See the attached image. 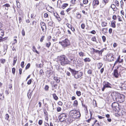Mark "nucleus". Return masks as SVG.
Segmentation results:
<instances>
[{"label":"nucleus","instance_id":"obj_2","mask_svg":"<svg viewBox=\"0 0 126 126\" xmlns=\"http://www.w3.org/2000/svg\"><path fill=\"white\" fill-rule=\"evenodd\" d=\"M69 115L71 117L75 119L79 118L80 116L79 112L76 110H71L69 112Z\"/></svg>","mask_w":126,"mask_h":126},{"label":"nucleus","instance_id":"obj_1","mask_svg":"<svg viewBox=\"0 0 126 126\" xmlns=\"http://www.w3.org/2000/svg\"><path fill=\"white\" fill-rule=\"evenodd\" d=\"M112 98L114 101L119 103L123 102L124 101L125 96L118 93L114 92L111 94Z\"/></svg>","mask_w":126,"mask_h":126},{"label":"nucleus","instance_id":"obj_47","mask_svg":"<svg viewBox=\"0 0 126 126\" xmlns=\"http://www.w3.org/2000/svg\"><path fill=\"white\" fill-rule=\"evenodd\" d=\"M49 87L47 85H46L45 87V89L46 91H47Z\"/></svg>","mask_w":126,"mask_h":126},{"label":"nucleus","instance_id":"obj_41","mask_svg":"<svg viewBox=\"0 0 126 126\" xmlns=\"http://www.w3.org/2000/svg\"><path fill=\"white\" fill-rule=\"evenodd\" d=\"M115 3V4L117 6H119V2L117 0H116L114 2Z\"/></svg>","mask_w":126,"mask_h":126},{"label":"nucleus","instance_id":"obj_24","mask_svg":"<svg viewBox=\"0 0 126 126\" xmlns=\"http://www.w3.org/2000/svg\"><path fill=\"white\" fill-rule=\"evenodd\" d=\"M68 4L67 3L63 4L62 6V8L63 9H64L65 7L68 6Z\"/></svg>","mask_w":126,"mask_h":126},{"label":"nucleus","instance_id":"obj_29","mask_svg":"<svg viewBox=\"0 0 126 126\" xmlns=\"http://www.w3.org/2000/svg\"><path fill=\"white\" fill-rule=\"evenodd\" d=\"M39 74L41 76H43L44 75V72L43 71V70L42 69H41L39 71Z\"/></svg>","mask_w":126,"mask_h":126},{"label":"nucleus","instance_id":"obj_5","mask_svg":"<svg viewBox=\"0 0 126 126\" xmlns=\"http://www.w3.org/2000/svg\"><path fill=\"white\" fill-rule=\"evenodd\" d=\"M103 87L101 89L102 91H103L106 88H112L113 87L112 85L108 81H104L103 84Z\"/></svg>","mask_w":126,"mask_h":126},{"label":"nucleus","instance_id":"obj_10","mask_svg":"<svg viewBox=\"0 0 126 126\" xmlns=\"http://www.w3.org/2000/svg\"><path fill=\"white\" fill-rule=\"evenodd\" d=\"M106 58L109 61H112L114 59V57L112 54H108L106 56Z\"/></svg>","mask_w":126,"mask_h":126},{"label":"nucleus","instance_id":"obj_9","mask_svg":"<svg viewBox=\"0 0 126 126\" xmlns=\"http://www.w3.org/2000/svg\"><path fill=\"white\" fill-rule=\"evenodd\" d=\"M119 106V104L118 103L114 102L112 103L111 105V107L113 109L115 110H117L118 108V106Z\"/></svg>","mask_w":126,"mask_h":126},{"label":"nucleus","instance_id":"obj_19","mask_svg":"<svg viewBox=\"0 0 126 126\" xmlns=\"http://www.w3.org/2000/svg\"><path fill=\"white\" fill-rule=\"evenodd\" d=\"M79 56L81 57H82L85 56V53L82 51L79 52Z\"/></svg>","mask_w":126,"mask_h":126},{"label":"nucleus","instance_id":"obj_35","mask_svg":"<svg viewBox=\"0 0 126 126\" xmlns=\"http://www.w3.org/2000/svg\"><path fill=\"white\" fill-rule=\"evenodd\" d=\"M7 48V46H4V50L3 51V52H4V54H5L6 53Z\"/></svg>","mask_w":126,"mask_h":126},{"label":"nucleus","instance_id":"obj_7","mask_svg":"<svg viewBox=\"0 0 126 126\" xmlns=\"http://www.w3.org/2000/svg\"><path fill=\"white\" fill-rule=\"evenodd\" d=\"M67 116V115L66 114L62 113L59 116V119L61 122L64 121H65Z\"/></svg>","mask_w":126,"mask_h":126},{"label":"nucleus","instance_id":"obj_58","mask_svg":"<svg viewBox=\"0 0 126 126\" xmlns=\"http://www.w3.org/2000/svg\"><path fill=\"white\" fill-rule=\"evenodd\" d=\"M48 15L46 13H45L44 14V16L45 18L47 17H48Z\"/></svg>","mask_w":126,"mask_h":126},{"label":"nucleus","instance_id":"obj_26","mask_svg":"<svg viewBox=\"0 0 126 126\" xmlns=\"http://www.w3.org/2000/svg\"><path fill=\"white\" fill-rule=\"evenodd\" d=\"M107 24V23L106 22L104 21L102 23V27H105L106 26Z\"/></svg>","mask_w":126,"mask_h":126},{"label":"nucleus","instance_id":"obj_13","mask_svg":"<svg viewBox=\"0 0 126 126\" xmlns=\"http://www.w3.org/2000/svg\"><path fill=\"white\" fill-rule=\"evenodd\" d=\"M93 50L94 52L98 53L99 54V56L100 55H101L103 51V50H101L99 51L97 50H95L94 48H93Z\"/></svg>","mask_w":126,"mask_h":126},{"label":"nucleus","instance_id":"obj_51","mask_svg":"<svg viewBox=\"0 0 126 126\" xmlns=\"http://www.w3.org/2000/svg\"><path fill=\"white\" fill-rule=\"evenodd\" d=\"M103 1L105 3L104 5H105L107 3H108L109 1L108 0H103Z\"/></svg>","mask_w":126,"mask_h":126},{"label":"nucleus","instance_id":"obj_20","mask_svg":"<svg viewBox=\"0 0 126 126\" xmlns=\"http://www.w3.org/2000/svg\"><path fill=\"white\" fill-rule=\"evenodd\" d=\"M17 60V57L16 56H15L13 60V65H14L15 64L16 61Z\"/></svg>","mask_w":126,"mask_h":126},{"label":"nucleus","instance_id":"obj_31","mask_svg":"<svg viewBox=\"0 0 126 126\" xmlns=\"http://www.w3.org/2000/svg\"><path fill=\"white\" fill-rule=\"evenodd\" d=\"M51 45V43L48 42V43H47L46 44V46L48 48H49Z\"/></svg>","mask_w":126,"mask_h":126},{"label":"nucleus","instance_id":"obj_17","mask_svg":"<svg viewBox=\"0 0 126 126\" xmlns=\"http://www.w3.org/2000/svg\"><path fill=\"white\" fill-rule=\"evenodd\" d=\"M115 23V22L114 21H111V25L112 27L114 28H115L116 27Z\"/></svg>","mask_w":126,"mask_h":126},{"label":"nucleus","instance_id":"obj_46","mask_svg":"<svg viewBox=\"0 0 126 126\" xmlns=\"http://www.w3.org/2000/svg\"><path fill=\"white\" fill-rule=\"evenodd\" d=\"M54 15L56 16V18H58H58L60 17L59 16L58 14L57 13L54 14Z\"/></svg>","mask_w":126,"mask_h":126},{"label":"nucleus","instance_id":"obj_25","mask_svg":"<svg viewBox=\"0 0 126 126\" xmlns=\"http://www.w3.org/2000/svg\"><path fill=\"white\" fill-rule=\"evenodd\" d=\"M84 61L85 62H90L91 61V59L89 58H86L84 59Z\"/></svg>","mask_w":126,"mask_h":126},{"label":"nucleus","instance_id":"obj_53","mask_svg":"<svg viewBox=\"0 0 126 126\" xmlns=\"http://www.w3.org/2000/svg\"><path fill=\"white\" fill-rule=\"evenodd\" d=\"M30 66V64L29 63H28L27 65L26 66V69H27L29 68Z\"/></svg>","mask_w":126,"mask_h":126},{"label":"nucleus","instance_id":"obj_21","mask_svg":"<svg viewBox=\"0 0 126 126\" xmlns=\"http://www.w3.org/2000/svg\"><path fill=\"white\" fill-rule=\"evenodd\" d=\"M92 119L93 120L92 121H91V123L93 122V123L92 124V125L93 126V125L95 123L97 122V121L96 120H95V119L92 118Z\"/></svg>","mask_w":126,"mask_h":126},{"label":"nucleus","instance_id":"obj_59","mask_svg":"<svg viewBox=\"0 0 126 126\" xmlns=\"http://www.w3.org/2000/svg\"><path fill=\"white\" fill-rule=\"evenodd\" d=\"M66 75H67V76H70L71 75V74L68 71H67L66 72Z\"/></svg>","mask_w":126,"mask_h":126},{"label":"nucleus","instance_id":"obj_37","mask_svg":"<svg viewBox=\"0 0 126 126\" xmlns=\"http://www.w3.org/2000/svg\"><path fill=\"white\" fill-rule=\"evenodd\" d=\"M111 7L112 8L114 11V9H115V8L116 7L115 6L114 4H112L111 6Z\"/></svg>","mask_w":126,"mask_h":126},{"label":"nucleus","instance_id":"obj_22","mask_svg":"<svg viewBox=\"0 0 126 126\" xmlns=\"http://www.w3.org/2000/svg\"><path fill=\"white\" fill-rule=\"evenodd\" d=\"M78 102L77 100L74 101L73 104V106L74 107H77L78 105Z\"/></svg>","mask_w":126,"mask_h":126},{"label":"nucleus","instance_id":"obj_55","mask_svg":"<svg viewBox=\"0 0 126 126\" xmlns=\"http://www.w3.org/2000/svg\"><path fill=\"white\" fill-rule=\"evenodd\" d=\"M58 103L59 105L61 106H62L63 105L62 102L60 101L59 102H58Z\"/></svg>","mask_w":126,"mask_h":126},{"label":"nucleus","instance_id":"obj_6","mask_svg":"<svg viewBox=\"0 0 126 126\" xmlns=\"http://www.w3.org/2000/svg\"><path fill=\"white\" fill-rule=\"evenodd\" d=\"M59 43L63 47H67L70 45V42L67 39H65L61 42H59Z\"/></svg>","mask_w":126,"mask_h":126},{"label":"nucleus","instance_id":"obj_45","mask_svg":"<svg viewBox=\"0 0 126 126\" xmlns=\"http://www.w3.org/2000/svg\"><path fill=\"white\" fill-rule=\"evenodd\" d=\"M32 82V79H29L28 81L27 84L28 85H30L31 84Z\"/></svg>","mask_w":126,"mask_h":126},{"label":"nucleus","instance_id":"obj_30","mask_svg":"<svg viewBox=\"0 0 126 126\" xmlns=\"http://www.w3.org/2000/svg\"><path fill=\"white\" fill-rule=\"evenodd\" d=\"M76 94L78 96H80L81 95V93L79 91H77L76 92Z\"/></svg>","mask_w":126,"mask_h":126},{"label":"nucleus","instance_id":"obj_50","mask_svg":"<svg viewBox=\"0 0 126 126\" xmlns=\"http://www.w3.org/2000/svg\"><path fill=\"white\" fill-rule=\"evenodd\" d=\"M24 61L22 62L21 63V66L22 68H23L24 67Z\"/></svg>","mask_w":126,"mask_h":126},{"label":"nucleus","instance_id":"obj_57","mask_svg":"<svg viewBox=\"0 0 126 126\" xmlns=\"http://www.w3.org/2000/svg\"><path fill=\"white\" fill-rule=\"evenodd\" d=\"M67 27L71 29V28L72 27V26L70 24L67 23Z\"/></svg>","mask_w":126,"mask_h":126},{"label":"nucleus","instance_id":"obj_48","mask_svg":"<svg viewBox=\"0 0 126 126\" xmlns=\"http://www.w3.org/2000/svg\"><path fill=\"white\" fill-rule=\"evenodd\" d=\"M92 71L91 70L89 69L88 70L87 73L88 74H91L92 73Z\"/></svg>","mask_w":126,"mask_h":126},{"label":"nucleus","instance_id":"obj_61","mask_svg":"<svg viewBox=\"0 0 126 126\" xmlns=\"http://www.w3.org/2000/svg\"><path fill=\"white\" fill-rule=\"evenodd\" d=\"M62 15L64 16L65 15L64 13V11L63 10L60 13Z\"/></svg>","mask_w":126,"mask_h":126},{"label":"nucleus","instance_id":"obj_28","mask_svg":"<svg viewBox=\"0 0 126 126\" xmlns=\"http://www.w3.org/2000/svg\"><path fill=\"white\" fill-rule=\"evenodd\" d=\"M32 95V92H31L29 94V92L27 94V96L28 97L29 99H30L31 98V96Z\"/></svg>","mask_w":126,"mask_h":126},{"label":"nucleus","instance_id":"obj_40","mask_svg":"<svg viewBox=\"0 0 126 126\" xmlns=\"http://www.w3.org/2000/svg\"><path fill=\"white\" fill-rule=\"evenodd\" d=\"M45 37V36H42L40 40V41L41 42H43V40L44 39Z\"/></svg>","mask_w":126,"mask_h":126},{"label":"nucleus","instance_id":"obj_12","mask_svg":"<svg viewBox=\"0 0 126 126\" xmlns=\"http://www.w3.org/2000/svg\"><path fill=\"white\" fill-rule=\"evenodd\" d=\"M113 75L116 78H118L119 75L118 73V71L117 69H115L114 70Z\"/></svg>","mask_w":126,"mask_h":126},{"label":"nucleus","instance_id":"obj_3","mask_svg":"<svg viewBox=\"0 0 126 126\" xmlns=\"http://www.w3.org/2000/svg\"><path fill=\"white\" fill-rule=\"evenodd\" d=\"M69 69L71 72L72 75L74 76V77L76 79H77L82 76L83 73L81 72H79L76 71L75 70L72 69L69 67Z\"/></svg>","mask_w":126,"mask_h":126},{"label":"nucleus","instance_id":"obj_43","mask_svg":"<svg viewBox=\"0 0 126 126\" xmlns=\"http://www.w3.org/2000/svg\"><path fill=\"white\" fill-rule=\"evenodd\" d=\"M7 38L6 37H5L4 38H3L2 39H0V42H2L4 41L5 40H6Z\"/></svg>","mask_w":126,"mask_h":126},{"label":"nucleus","instance_id":"obj_54","mask_svg":"<svg viewBox=\"0 0 126 126\" xmlns=\"http://www.w3.org/2000/svg\"><path fill=\"white\" fill-rule=\"evenodd\" d=\"M85 27V24H82L81 25V27L83 29H84V28Z\"/></svg>","mask_w":126,"mask_h":126},{"label":"nucleus","instance_id":"obj_52","mask_svg":"<svg viewBox=\"0 0 126 126\" xmlns=\"http://www.w3.org/2000/svg\"><path fill=\"white\" fill-rule=\"evenodd\" d=\"M117 18L118 19V20L119 21H121L122 20L121 19V17L119 16H117Z\"/></svg>","mask_w":126,"mask_h":126},{"label":"nucleus","instance_id":"obj_27","mask_svg":"<svg viewBox=\"0 0 126 126\" xmlns=\"http://www.w3.org/2000/svg\"><path fill=\"white\" fill-rule=\"evenodd\" d=\"M103 64L101 63H99L97 64V66L98 68L99 69H100L102 66Z\"/></svg>","mask_w":126,"mask_h":126},{"label":"nucleus","instance_id":"obj_49","mask_svg":"<svg viewBox=\"0 0 126 126\" xmlns=\"http://www.w3.org/2000/svg\"><path fill=\"white\" fill-rule=\"evenodd\" d=\"M88 2V0H83V3L84 4H86Z\"/></svg>","mask_w":126,"mask_h":126},{"label":"nucleus","instance_id":"obj_18","mask_svg":"<svg viewBox=\"0 0 126 126\" xmlns=\"http://www.w3.org/2000/svg\"><path fill=\"white\" fill-rule=\"evenodd\" d=\"M54 79L56 80L57 82L59 83L60 82V80L59 78L56 77H54Z\"/></svg>","mask_w":126,"mask_h":126},{"label":"nucleus","instance_id":"obj_56","mask_svg":"<svg viewBox=\"0 0 126 126\" xmlns=\"http://www.w3.org/2000/svg\"><path fill=\"white\" fill-rule=\"evenodd\" d=\"M42 121L41 120H40L38 122V124L40 125H42Z\"/></svg>","mask_w":126,"mask_h":126},{"label":"nucleus","instance_id":"obj_11","mask_svg":"<svg viewBox=\"0 0 126 126\" xmlns=\"http://www.w3.org/2000/svg\"><path fill=\"white\" fill-rule=\"evenodd\" d=\"M65 30L62 28H60L58 29L57 33L58 34H61L62 35L63 34L65 33Z\"/></svg>","mask_w":126,"mask_h":126},{"label":"nucleus","instance_id":"obj_62","mask_svg":"<svg viewBox=\"0 0 126 126\" xmlns=\"http://www.w3.org/2000/svg\"><path fill=\"white\" fill-rule=\"evenodd\" d=\"M1 62L2 63H3L5 62V60L4 59H1Z\"/></svg>","mask_w":126,"mask_h":126},{"label":"nucleus","instance_id":"obj_64","mask_svg":"<svg viewBox=\"0 0 126 126\" xmlns=\"http://www.w3.org/2000/svg\"><path fill=\"white\" fill-rule=\"evenodd\" d=\"M112 18L114 20H116V16L115 15H114L112 17Z\"/></svg>","mask_w":126,"mask_h":126},{"label":"nucleus","instance_id":"obj_34","mask_svg":"<svg viewBox=\"0 0 126 126\" xmlns=\"http://www.w3.org/2000/svg\"><path fill=\"white\" fill-rule=\"evenodd\" d=\"M2 6L4 7H10V5L9 4L6 3L3 5Z\"/></svg>","mask_w":126,"mask_h":126},{"label":"nucleus","instance_id":"obj_44","mask_svg":"<svg viewBox=\"0 0 126 126\" xmlns=\"http://www.w3.org/2000/svg\"><path fill=\"white\" fill-rule=\"evenodd\" d=\"M12 71L13 74L14 75L15 72V68L14 67L12 68Z\"/></svg>","mask_w":126,"mask_h":126},{"label":"nucleus","instance_id":"obj_39","mask_svg":"<svg viewBox=\"0 0 126 126\" xmlns=\"http://www.w3.org/2000/svg\"><path fill=\"white\" fill-rule=\"evenodd\" d=\"M21 33L23 36H24L25 35V32L24 29L22 30L21 31Z\"/></svg>","mask_w":126,"mask_h":126},{"label":"nucleus","instance_id":"obj_42","mask_svg":"<svg viewBox=\"0 0 126 126\" xmlns=\"http://www.w3.org/2000/svg\"><path fill=\"white\" fill-rule=\"evenodd\" d=\"M9 117V116L8 114H6L5 115V119L7 120H8Z\"/></svg>","mask_w":126,"mask_h":126},{"label":"nucleus","instance_id":"obj_8","mask_svg":"<svg viewBox=\"0 0 126 126\" xmlns=\"http://www.w3.org/2000/svg\"><path fill=\"white\" fill-rule=\"evenodd\" d=\"M40 25L43 32L46 33L47 28L45 23L43 22H41L40 23Z\"/></svg>","mask_w":126,"mask_h":126},{"label":"nucleus","instance_id":"obj_60","mask_svg":"<svg viewBox=\"0 0 126 126\" xmlns=\"http://www.w3.org/2000/svg\"><path fill=\"white\" fill-rule=\"evenodd\" d=\"M19 23H20L22 21V18L21 17H19Z\"/></svg>","mask_w":126,"mask_h":126},{"label":"nucleus","instance_id":"obj_15","mask_svg":"<svg viewBox=\"0 0 126 126\" xmlns=\"http://www.w3.org/2000/svg\"><path fill=\"white\" fill-rule=\"evenodd\" d=\"M120 56L119 55L118 56L117 59H116V61H115V63H114L113 65V67H114L117 63H120Z\"/></svg>","mask_w":126,"mask_h":126},{"label":"nucleus","instance_id":"obj_16","mask_svg":"<svg viewBox=\"0 0 126 126\" xmlns=\"http://www.w3.org/2000/svg\"><path fill=\"white\" fill-rule=\"evenodd\" d=\"M4 35V31L2 29H0V38H2Z\"/></svg>","mask_w":126,"mask_h":126},{"label":"nucleus","instance_id":"obj_63","mask_svg":"<svg viewBox=\"0 0 126 126\" xmlns=\"http://www.w3.org/2000/svg\"><path fill=\"white\" fill-rule=\"evenodd\" d=\"M36 23V22L35 21H33L32 22V25H35Z\"/></svg>","mask_w":126,"mask_h":126},{"label":"nucleus","instance_id":"obj_32","mask_svg":"<svg viewBox=\"0 0 126 126\" xmlns=\"http://www.w3.org/2000/svg\"><path fill=\"white\" fill-rule=\"evenodd\" d=\"M92 40L94 41H95L97 43V42L96 40V37L95 36L93 37L91 39Z\"/></svg>","mask_w":126,"mask_h":126},{"label":"nucleus","instance_id":"obj_38","mask_svg":"<svg viewBox=\"0 0 126 126\" xmlns=\"http://www.w3.org/2000/svg\"><path fill=\"white\" fill-rule=\"evenodd\" d=\"M108 28H104L102 29V31L104 32H106Z\"/></svg>","mask_w":126,"mask_h":126},{"label":"nucleus","instance_id":"obj_36","mask_svg":"<svg viewBox=\"0 0 126 126\" xmlns=\"http://www.w3.org/2000/svg\"><path fill=\"white\" fill-rule=\"evenodd\" d=\"M102 38L103 42H105L106 40V38L104 36H103L102 37Z\"/></svg>","mask_w":126,"mask_h":126},{"label":"nucleus","instance_id":"obj_14","mask_svg":"<svg viewBox=\"0 0 126 126\" xmlns=\"http://www.w3.org/2000/svg\"><path fill=\"white\" fill-rule=\"evenodd\" d=\"M99 4V1L98 0H94L93 2V6L97 5Z\"/></svg>","mask_w":126,"mask_h":126},{"label":"nucleus","instance_id":"obj_23","mask_svg":"<svg viewBox=\"0 0 126 126\" xmlns=\"http://www.w3.org/2000/svg\"><path fill=\"white\" fill-rule=\"evenodd\" d=\"M53 96L54 99L56 100L58 99V97L55 94H53Z\"/></svg>","mask_w":126,"mask_h":126},{"label":"nucleus","instance_id":"obj_4","mask_svg":"<svg viewBox=\"0 0 126 126\" xmlns=\"http://www.w3.org/2000/svg\"><path fill=\"white\" fill-rule=\"evenodd\" d=\"M57 61L58 63H60L63 66L68 64V63L66 57L64 55L59 57L58 58Z\"/></svg>","mask_w":126,"mask_h":126},{"label":"nucleus","instance_id":"obj_33","mask_svg":"<svg viewBox=\"0 0 126 126\" xmlns=\"http://www.w3.org/2000/svg\"><path fill=\"white\" fill-rule=\"evenodd\" d=\"M48 25L50 26H53V22L52 21L49 22L48 23Z\"/></svg>","mask_w":126,"mask_h":126}]
</instances>
